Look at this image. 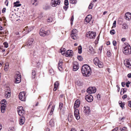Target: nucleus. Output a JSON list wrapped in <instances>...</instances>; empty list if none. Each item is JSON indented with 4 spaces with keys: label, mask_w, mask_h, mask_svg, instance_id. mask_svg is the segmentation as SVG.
<instances>
[{
    "label": "nucleus",
    "mask_w": 131,
    "mask_h": 131,
    "mask_svg": "<svg viewBox=\"0 0 131 131\" xmlns=\"http://www.w3.org/2000/svg\"><path fill=\"white\" fill-rule=\"evenodd\" d=\"M121 131H127L126 127H123Z\"/></svg>",
    "instance_id": "obj_51"
},
{
    "label": "nucleus",
    "mask_w": 131,
    "mask_h": 131,
    "mask_svg": "<svg viewBox=\"0 0 131 131\" xmlns=\"http://www.w3.org/2000/svg\"><path fill=\"white\" fill-rule=\"evenodd\" d=\"M101 97V95H99V94H98L97 95V99H98V100H100V97Z\"/></svg>",
    "instance_id": "obj_57"
},
{
    "label": "nucleus",
    "mask_w": 131,
    "mask_h": 131,
    "mask_svg": "<svg viewBox=\"0 0 131 131\" xmlns=\"http://www.w3.org/2000/svg\"><path fill=\"white\" fill-rule=\"evenodd\" d=\"M19 77H20V78H21V75L20 73L19 72H18L16 74L15 78H19Z\"/></svg>",
    "instance_id": "obj_33"
},
{
    "label": "nucleus",
    "mask_w": 131,
    "mask_h": 131,
    "mask_svg": "<svg viewBox=\"0 0 131 131\" xmlns=\"http://www.w3.org/2000/svg\"><path fill=\"white\" fill-rule=\"evenodd\" d=\"M85 99L87 101L90 102L93 101V98L91 95L89 94L85 96Z\"/></svg>",
    "instance_id": "obj_12"
},
{
    "label": "nucleus",
    "mask_w": 131,
    "mask_h": 131,
    "mask_svg": "<svg viewBox=\"0 0 131 131\" xmlns=\"http://www.w3.org/2000/svg\"><path fill=\"white\" fill-rule=\"evenodd\" d=\"M60 3V1L59 0H52L50 4L53 7H55L57 5H59Z\"/></svg>",
    "instance_id": "obj_8"
},
{
    "label": "nucleus",
    "mask_w": 131,
    "mask_h": 131,
    "mask_svg": "<svg viewBox=\"0 0 131 131\" xmlns=\"http://www.w3.org/2000/svg\"><path fill=\"white\" fill-rule=\"evenodd\" d=\"M125 65L129 68H131V60H127L124 63Z\"/></svg>",
    "instance_id": "obj_17"
},
{
    "label": "nucleus",
    "mask_w": 131,
    "mask_h": 131,
    "mask_svg": "<svg viewBox=\"0 0 131 131\" xmlns=\"http://www.w3.org/2000/svg\"><path fill=\"white\" fill-rule=\"evenodd\" d=\"M50 31L48 30L47 31H45L42 29H40L39 32L40 35L41 36H45L50 34Z\"/></svg>",
    "instance_id": "obj_5"
},
{
    "label": "nucleus",
    "mask_w": 131,
    "mask_h": 131,
    "mask_svg": "<svg viewBox=\"0 0 131 131\" xmlns=\"http://www.w3.org/2000/svg\"><path fill=\"white\" fill-rule=\"evenodd\" d=\"M107 56L108 57H110L111 56V53L109 51H108L107 52Z\"/></svg>",
    "instance_id": "obj_49"
},
{
    "label": "nucleus",
    "mask_w": 131,
    "mask_h": 131,
    "mask_svg": "<svg viewBox=\"0 0 131 131\" xmlns=\"http://www.w3.org/2000/svg\"><path fill=\"white\" fill-rule=\"evenodd\" d=\"M130 82L129 81H128L126 84V85L127 87H129V84H130Z\"/></svg>",
    "instance_id": "obj_58"
},
{
    "label": "nucleus",
    "mask_w": 131,
    "mask_h": 131,
    "mask_svg": "<svg viewBox=\"0 0 131 131\" xmlns=\"http://www.w3.org/2000/svg\"><path fill=\"white\" fill-rule=\"evenodd\" d=\"M94 64L96 66L98 64V63L100 61L98 58L97 57L95 58L94 59Z\"/></svg>",
    "instance_id": "obj_24"
},
{
    "label": "nucleus",
    "mask_w": 131,
    "mask_h": 131,
    "mask_svg": "<svg viewBox=\"0 0 131 131\" xmlns=\"http://www.w3.org/2000/svg\"><path fill=\"white\" fill-rule=\"evenodd\" d=\"M81 72L83 76L89 77L91 74V69L89 66L87 64L83 65L81 68Z\"/></svg>",
    "instance_id": "obj_1"
},
{
    "label": "nucleus",
    "mask_w": 131,
    "mask_h": 131,
    "mask_svg": "<svg viewBox=\"0 0 131 131\" xmlns=\"http://www.w3.org/2000/svg\"><path fill=\"white\" fill-rule=\"evenodd\" d=\"M19 2H16L14 3L16 7H18L20 6L21 5V4H20L19 3Z\"/></svg>",
    "instance_id": "obj_39"
},
{
    "label": "nucleus",
    "mask_w": 131,
    "mask_h": 131,
    "mask_svg": "<svg viewBox=\"0 0 131 131\" xmlns=\"http://www.w3.org/2000/svg\"><path fill=\"white\" fill-rule=\"evenodd\" d=\"M93 7V5L91 4L90 3L89 6V9H92Z\"/></svg>",
    "instance_id": "obj_54"
},
{
    "label": "nucleus",
    "mask_w": 131,
    "mask_h": 131,
    "mask_svg": "<svg viewBox=\"0 0 131 131\" xmlns=\"http://www.w3.org/2000/svg\"><path fill=\"white\" fill-rule=\"evenodd\" d=\"M123 52L125 55H128L131 53V47L127 43H125L123 46Z\"/></svg>",
    "instance_id": "obj_2"
},
{
    "label": "nucleus",
    "mask_w": 131,
    "mask_h": 131,
    "mask_svg": "<svg viewBox=\"0 0 131 131\" xmlns=\"http://www.w3.org/2000/svg\"><path fill=\"white\" fill-rule=\"evenodd\" d=\"M61 51V53L63 55H64V54H65V52L64 51H63V50L61 49V51Z\"/></svg>",
    "instance_id": "obj_59"
},
{
    "label": "nucleus",
    "mask_w": 131,
    "mask_h": 131,
    "mask_svg": "<svg viewBox=\"0 0 131 131\" xmlns=\"http://www.w3.org/2000/svg\"><path fill=\"white\" fill-rule=\"evenodd\" d=\"M128 27L127 26L125 23L123 24L122 26V28L124 29H126Z\"/></svg>",
    "instance_id": "obj_35"
},
{
    "label": "nucleus",
    "mask_w": 131,
    "mask_h": 131,
    "mask_svg": "<svg viewBox=\"0 0 131 131\" xmlns=\"http://www.w3.org/2000/svg\"><path fill=\"white\" fill-rule=\"evenodd\" d=\"M31 77L32 79H34L35 77L36 72L35 70H32L31 73Z\"/></svg>",
    "instance_id": "obj_26"
},
{
    "label": "nucleus",
    "mask_w": 131,
    "mask_h": 131,
    "mask_svg": "<svg viewBox=\"0 0 131 131\" xmlns=\"http://www.w3.org/2000/svg\"><path fill=\"white\" fill-rule=\"evenodd\" d=\"M68 6H64L63 7L64 9L66 11L67 10V9L68 8Z\"/></svg>",
    "instance_id": "obj_53"
},
{
    "label": "nucleus",
    "mask_w": 131,
    "mask_h": 131,
    "mask_svg": "<svg viewBox=\"0 0 131 131\" xmlns=\"http://www.w3.org/2000/svg\"><path fill=\"white\" fill-rule=\"evenodd\" d=\"M34 39L32 38H30L29 39L28 41L25 44V46H29L32 45L33 44Z\"/></svg>",
    "instance_id": "obj_14"
},
{
    "label": "nucleus",
    "mask_w": 131,
    "mask_h": 131,
    "mask_svg": "<svg viewBox=\"0 0 131 131\" xmlns=\"http://www.w3.org/2000/svg\"><path fill=\"white\" fill-rule=\"evenodd\" d=\"M127 97V95L126 94L124 95L122 97V98L123 99H126Z\"/></svg>",
    "instance_id": "obj_55"
},
{
    "label": "nucleus",
    "mask_w": 131,
    "mask_h": 131,
    "mask_svg": "<svg viewBox=\"0 0 131 131\" xmlns=\"http://www.w3.org/2000/svg\"><path fill=\"white\" fill-rule=\"evenodd\" d=\"M17 111L19 115L20 116H24V111L22 106H19L18 107Z\"/></svg>",
    "instance_id": "obj_6"
},
{
    "label": "nucleus",
    "mask_w": 131,
    "mask_h": 131,
    "mask_svg": "<svg viewBox=\"0 0 131 131\" xmlns=\"http://www.w3.org/2000/svg\"><path fill=\"white\" fill-rule=\"evenodd\" d=\"M125 82H122V85L123 87H124L125 86Z\"/></svg>",
    "instance_id": "obj_62"
},
{
    "label": "nucleus",
    "mask_w": 131,
    "mask_h": 131,
    "mask_svg": "<svg viewBox=\"0 0 131 131\" xmlns=\"http://www.w3.org/2000/svg\"><path fill=\"white\" fill-rule=\"evenodd\" d=\"M71 35L72 38L73 39L75 40L77 39L78 31L75 29L73 30L71 32Z\"/></svg>",
    "instance_id": "obj_4"
},
{
    "label": "nucleus",
    "mask_w": 131,
    "mask_h": 131,
    "mask_svg": "<svg viewBox=\"0 0 131 131\" xmlns=\"http://www.w3.org/2000/svg\"><path fill=\"white\" fill-rule=\"evenodd\" d=\"M118 103L120 107H121L122 108H123L124 107V104H123V103H122V102L121 101H119Z\"/></svg>",
    "instance_id": "obj_36"
},
{
    "label": "nucleus",
    "mask_w": 131,
    "mask_h": 131,
    "mask_svg": "<svg viewBox=\"0 0 131 131\" xmlns=\"http://www.w3.org/2000/svg\"><path fill=\"white\" fill-rule=\"evenodd\" d=\"M96 91V88L94 87H90L87 90V92L89 94L94 93Z\"/></svg>",
    "instance_id": "obj_10"
},
{
    "label": "nucleus",
    "mask_w": 131,
    "mask_h": 131,
    "mask_svg": "<svg viewBox=\"0 0 131 131\" xmlns=\"http://www.w3.org/2000/svg\"><path fill=\"white\" fill-rule=\"evenodd\" d=\"M113 43L114 46H116V42L115 41H113Z\"/></svg>",
    "instance_id": "obj_60"
},
{
    "label": "nucleus",
    "mask_w": 131,
    "mask_h": 131,
    "mask_svg": "<svg viewBox=\"0 0 131 131\" xmlns=\"http://www.w3.org/2000/svg\"><path fill=\"white\" fill-rule=\"evenodd\" d=\"M64 4L65 6H68L69 4L68 1V0H65L64 1Z\"/></svg>",
    "instance_id": "obj_48"
},
{
    "label": "nucleus",
    "mask_w": 131,
    "mask_h": 131,
    "mask_svg": "<svg viewBox=\"0 0 131 131\" xmlns=\"http://www.w3.org/2000/svg\"><path fill=\"white\" fill-rule=\"evenodd\" d=\"M11 91L9 87H7L5 92V97L7 98H9L11 95Z\"/></svg>",
    "instance_id": "obj_9"
},
{
    "label": "nucleus",
    "mask_w": 131,
    "mask_h": 131,
    "mask_svg": "<svg viewBox=\"0 0 131 131\" xmlns=\"http://www.w3.org/2000/svg\"><path fill=\"white\" fill-rule=\"evenodd\" d=\"M63 106V104L61 102H60L59 103V108L61 110L62 109Z\"/></svg>",
    "instance_id": "obj_41"
},
{
    "label": "nucleus",
    "mask_w": 131,
    "mask_h": 131,
    "mask_svg": "<svg viewBox=\"0 0 131 131\" xmlns=\"http://www.w3.org/2000/svg\"><path fill=\"white\" fill-rule=\"evenodd\" d=\"M77 58L79 61H82L83 59L82 57L80 56H78Z\"/></svg>",
    "instance_id": "obj_46"
},
{
    "label": "nucleus",
    "mask_w": 131,
    "mask_h": 131,
    "mask_svg": "<svg viewBox=\"0 0 131 131\" xmlns=\"http://www.w3.org/2000/svg\"><path fill=\"white\" fill-rule=\"evenodd\" d=\"M49 73L51 75H53L54 74L53 70L52 69H50L49 70Z\"/></svg>",
    "instance_id": "obj_43"
},
{
    "label": "nucleus",
    "mask_w": 131,
    "mask_h": 131,
    "mask_svg": "<svg viewBox=\"0 0 131 131\" xmlns=\"http://www.w3.org/2000/svg\"><path fill=\"white\" fill-rule=\"evenodd\" d=\"M92 16L91 15H88L85 18L84 20V23L85 24H87L90 22Z\"/></svg>",
    "instance_id": "obj_11"
},
{
    "label": "nucleus",
    "mask_w": 131,
    "mask_h": 131,
    "mask_svg": "<svg viewBox=\"0 0 131 131\" xmlns=\"http://www.w3.org/2000/svg\"><path fill=\"white\" fill-rule=\"evenodd\" d=\"M74 115L76 119H79L80 118V116L79 115V110L76 108L74 109Z\"/></svg>",
    "instance_id": "obj_13"
},
{
    "label": "nucleus",
    "mask_w": 131,
    "mask_h": 131,
    "mask_svg": "<svg viewBox=\"0 0 131 131\" xmlns=\"http://www.w3.org/2000/svg\"><path fill=\"white\" fill-rule=\"evenodd\" d=\"M123 89V94L125 92H126V89L125 88L122 89H121V94L122 93V90Z\"/></svg>",
    "instance_id": "obj_52"
},
{
    "label": "nucleus",
    "mask_w": 131,
    "mask_h": 131,
    "mask_svg": "<svg viewBox=\"0 0 131 131\" xmlns=\"http://www.w3.org/2000/svg\"><path fill=\"white\" fill-rule=\"evenodd\" d=\"M59 85L58 82V81H56L54 83V88L53 89V90L54 91H55L57 90Z\"/></svg>",
    "instance_id": "obj_23"
},
{
    "label": "nucleus",
    "mask_w": 131,
    "mask_h": 131,
    "mask_svg": "<svg viewBox=\"0 0 131 131\" xmlns=\"http://www.w3.org/2000/svg\"><path fill=\"white\" fill-rule=\"evenodd\" d=\"M6 101L5 100H3L1 102V103L2 105H5L6 104L5 103Z\"/></svg>",
    "instance_id": "obj_42"
},
{
    "label": "nucleus",
    "mask_w": 131,
    "mask_h": 131,
    "mask_svg": "<svg viewBox=\"0 0 131 131\" xmlns=\"http://www.w3.org/2000/svg\"><path fill=\"white\" fill-rule=\"evenodd\" d=\"M72 51L70 50H68L66 53V56L71 57L72 56Z\"/></svg>",
    "instance_id": "obj_21"
},
{
    "label": "nucleus",
    "mask_w": 131,
    "mask_h": 131,
    "mask_svg": "<svg viewBox=\"0 0 131 131\" xmlns=\"http://www.w3.org/2000/svg\"><path fill=\"white\" fill-rule=\"evenodd\" d=\"M5 105H2L1 107V112L3 113L4 112V111L5 109Z\"/></svg>",
    "instance_id": "obj_29"
},
{
    "label": "nucleus",
    "mask_w": 131,
    "mask_h": 131,
    "mask_svg": "<svg viewBox=\"0 0 131 131\" xmlns=\"http://www.w3.org/2000/svg\"><path fill=\"white\" fill-rule=\"evenodd\" d=\"M84 112L86 114H88L90 113V108L88 106H85L84 107Z\"/></svg>",
    "instance_id": "obj_15"
},
{
    "label": "nucleus",
    "mask_w": 131,
    "mask_h": 131,
    "mask_svg": "<svg viewBox=\"0 0 131 131\" xmlns=\"http://www.w3.org/2000/svg\"><path fill=\"white\" fill-rule=\"evenodd\" d=\"M80 104V102L78 100H77L75 102L74 105V109H75L79 107Z\"/></svg>",
    "instance_id": "obj_18"
},
{
    "label": "nucleus",
    "mask_w": 131,
    "mask_h": 131,
    "mask_svg": "<svg viewBox=\"0 0 131 131\" xmlns=\"http://www.w3.org/2000/svg\"><path fill=\"white\" fill-rule=\"evenodd\" d=\"M115 33V31L114 29H112L110 31V33L112 35H114Z\"/></svg>",
    "instance_id": "obj_47"
},
{
    "label": "nucleus",
    "mask_w": 131,
    "mask_h": 131,
    "mask_svg": "<svg viewBox=\"0 0 131 131\" xmlns=\"http://www.w3.org/2000/svg\"><path fill=\"white\" fill-rule=\"evenodd\" d=\"M116 21L115 20L114 21L113 23V26L112 27V28H113L114 27H115L116 26Z\"/></svg>",
    "instance_id": "obj_50"
},
{
    "label": "nucleus",
    "mask_w": 131,
    "mask_h": 131,
    "mask_svg": "<svg viewBox=\"0 0 131 131\" xmlns=\"http://www.w3.org/2000/svg\"><path fill=\"white\" fill-rule=\"evenodd\" d=\"M3 45L5 48H7L8 47V43L6 42H5L4 43Z\"/></svg>",
    "instance_id": "obj_44"
},
{
    "label": "nucleus",
    "mask_w": 131,
    "mask_h": 131,
    "mask_svg": "<svg viewBox=\"0 0 131 131\" xmlns=\"http://www.w3.org/2000/svg\"><path fill=\"white\" fill-rule=\"evenodd\" d=\"M43 14L42 13H41L38 16V18L39 19H41L43 17Z\"/></svg>",
    "instance_id": "obj_45"
},
{
    "label": "nucleus",
    "mask_w": 131,
    "mask_h": 131,
    "mask_svg": "<svg viewBox=\"0 0 131 131\" xmlns=\"http://www.w3.org/2000/svg\"><path fill=\"white\" fill-rule=\"evenodd\" d=\"M96 66H98L100 68H102L103 66V63L100 61L98 63V64Z\"/></svg>",
    "instance_id": "obj_27"
},
{
    "label": "nucleus",
    "mask_w": 131,
    "mask_h": 131,
    "mask_svg": "<svg viewBox=\"0 0 131 131\" xmlns=\"http://www.w3.org/2000/svg\"><path fill=\"white\" fill-rule=\"evenodd\" d=\"M73 70L75 71L77 70L78 69L79 67L78 65L74 64L73 67Z\"/></svg>",
    "instance_id": "obj_28"
},
{
    "label": "nucleus",
    "mask_w": 131,
    "mask_h": 131,
    "mask_svg": "<svg viewBox=\"0 0 131 131\" xmlns=\"http://www.w3.org/2000/svg\"><path fill=\"white\" fill-rule=\"evenodd\" d=\"M15 79L16 80L15 81V83H18L20 82L21 79L20 78V77H19V78H16Z\"/></svg>",
    "instance_id": "obj_31"
},
{
    "label": "nucleus",
    "mask_w": 131,
    "mask_h": 131,
    "mask_svg": "<svg viewBox=\"0 0 131 131\" xmlns=\"http://www.w3.org/2000/svg\"><path fill=\"white\" fill-rule=\"evenodd\" d=\"M78 52L79 53H81L82 52V48L81 46H79L78 47Z\"/></svg>",
    "instance_id": "obj_34"
},
{
    "label": "nucleus",
    "mask_w": 131,
    "mask_h": 131,
    "mask_svg": "<svg viewBox=\"0 0 131 131\" xmlns=\"http://www.w3.org/2000/svg\"><path fill=\"white\" fill-rule=\"evenodd\" d=\"M53 20L52 18L51 17H49L47 20V21L48 22L50 23Z\"/></svg>",
    "instance_id": "obj_37"
},
{
    "label": "nucleus",
    "mask_w": 131,
    "mask_h": 131,
    "mask_svg": "<svg viewBox=\"0 0 131 131\" xmlns=\"http://www.w3.org/2000/svg\"><path fill=\"white\" fill-rule=\"evenodd\" d=\"M118 129V128L117 127H116L112 130V131H117Z\"/></svg>",
    "instance_id": "obj_64"
},
{
    "label": "nucleus",
    "mask_w": 131,
    "mask_h": 131,
    "mask_svg": "<svg viewBox=\"0 0 131 131\" xmlns=\"http://www.w3.org/2000/svg\"><path fill=\"white\" fill-rule=\"evenodd\" d=\"M75 83L77 85L79 86H81L83 84L79 80L76 81L75 82Z\"/></svg>",
    "instance_id": "obj_25"
},
{
    "label": "nucleus",
    "mask_w": 131,
    "mask_h": 131,
    "mask_svg": "<svg viewBox=\"0 0 131 131\" xmlns=\"http://www.w3.org/2000/svg\"><path fill=\"white\" fill-rule=\"evenodd\" d=\"M50 124L51 126H53L54 125V123L53 122V120L51 119L50 121Z\"/></svg>",
    "instance_id": "obj_32"
},
{
    "label": "nucleus",
    "mask_w": 131,
    "mask_h": 131,
    "mask_svg": "<svg viewBox=\"0 0 131 131\" xmlns=\"http://www.w3.org/2000/svg\"><path fill=\"white\" fill-rule=\"evenodd\" d=\"M62 60H60L58 63V68L60 71H61L62 70Z\"/></svg>",
    "instance_id": "obj_20"
},
{
    "label": "nucleus",
    "mask_w": 131,
    "mask_h": 131,
    "mask_svg": "<svg viewBox=\"0 0 131 131\" xmlns=\"http://www.w3.org/2000/svg\"><path fill=\"white\" fill-rule=\"evenodd\" d=\"M25 94L24 92H20L19 95V99L22 101H25L26 98Z\"/></svg>",
    "instance_id": "obj_7"
},
{
    "label": "nucleus",
    "mask_w": 131,
    "mask_h": 131,
    "mask_svg": "<svg viewBox=\"0 0 131 131\" xmlns=\"http://www.w3.org/2000/svg\"><path fill=\"white\" fill-rule=\"evenodd\" d=\"M128 105L131 108V101H129L128 102Z\"/></svg>",
    "instance_id": "obj_61"
},
{
    "label": "nucleus",
    "mask_w": 131,
    "mask_h": 131,
    "mask_svg": "<svg viewBox=\"0 0 131 131\" xmlns=\"http://www.w3.org/2000/svg\"><path fill=\"white\" fill-rule=\"evenodd\" d=\"M125 17L126 20H131V13L129 12L126 13L125 14Z\"/></svg>",
    "instance_id": "obj_16"
},
{
    "label": "nucleus",
    "mask_w": 131,
    "mask_h": 131,
    "mask_svg": "<svg viewBox=\"0 0 131 131\" xmlns=\"http://www.w3.org/2000/svg\"><path fill=\"white\" fill-rule=\"evenodd\" d=\"M43 8L47 10L49 8V7L48 6H46L45 7Z\"/></svg>",
    "instance_id": "obj_56"
},
{
    "label": "nucleus",
    "mask_w": 131,
    "mask_h": 131,
    "mask_svg": "<svg viewBox=\"0 0 131 131\" xmlns=\"http://www.w3.org/2000/svg\"><path fill=\"white\" fill-rule=\"evenodd\" d=\"M25 121V118L24 116H20L19 118V124L20 125L24 124Z\"/></svg>",
    "instance_id": "obj_19"
},
{
    "label": "nucleus",
    "mask_w": 131,
    "mask_h": 131,
    "mask_svg": "<svg viewBox=\"0 0 131 131\" xmlns=\"http://www.w3.org/2000/svg\"><path fill=\"white\" fill-rule=\"evenodd\" d=\"M77 2V0H70V3L72 4H75Z\"/></svg>",
    "instance_id": "obj_40"
},
{
    "label": "nucleus",
    "mask_w": 131,
    "mask_h": 131,
    "mask_svg": "<svg viewBox=\"0 0 131 131\" xmlns=\"http://www.w3.org/2000/svg\"><path fill=\"white\" fill-rule=\"evenodd\" d=\"M96 36V32L93 31L87 32L86 34V36L87 37L91 39L94 38Z\"/></svg>",
    "instance_id": "obj_3"
},
{
    "label": "nucleus",
    "mask_w": 131,
    "mask_h": 131,
    "mask_svg": "<svg viewBox=\"0 0 131 131\" xmlns=\"http://www.w3.org/2000/svg\"><path fill=\"white\" fill-rule=\"evenodd\" d=\"M73 119V116L72 115L69 116L68 117V121L69 122H71Z\"/></svg>",
    "instance_id": "obj_38"
},
{
    "label": "nucleus",
    "mask_w": 131,
    "mask_h": 131,
    "mask_svg": "<svg viewBox=\"0 0 131 131\" xmlns=\"http://www.w3.org/2000/svg\"><path fill=\"white\" fill-rule=\"evenodd\" d=\"M6 9L5 8H3L2 10V13H5V12Z\"/></svg>",
    "instance_id": "obj_63"
},
{
    "label": "nucleus",
    "mask_w": 131,
    "mask_h": 131,
    "mask_svg": "<svg viewBox=\"0 0 131 131\" xmlns=\"http://www.w3.org/2000/svg\"><path fill=\"white\" fill-rule=\"evenodd\" d=\"M33 28L34 27L33 26L29 27L27 26L25 27V28L24 29V30L28 31V32H29L32 30Z\"/></svg>",
    "instance_id": "obj_22"
},
{
    "label": "nucleus",
    "mask_w": 131,
    "mask_h": 131,
    "mask_svg": "<svg viewBox=\"0 0 131 131\" xmlns=\"http://www.w3.org/2000/svg\"><path fill=\"white\" fill-rule=\"evenodd\" d=\"M31 2L32 5H35V6H36L37 4V0H31Z\"/></svg>",
    "instance_id": "obj_30"
}]
</instances>
